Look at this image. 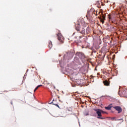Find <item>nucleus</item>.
I'll return each mask as SVG.
<instances>
[{
	"mask_svg": "<svg viewBox=\"0 0 127 127\" xmlns=\"http://www.w3.org/2000/svg\"><path fill=\"white\" fill-rule=\"evenodd\" d=\"M108 18H109V19L110 21H112V22H114L113 21V19H112V17H111V15H109Z\"/></svg>",
	"mask_w": 127,
	"mask_h": 127,
	"instance_id": "nucleus-13",
	"label": "nucleus"
},
{
	"mask_svg": "<svg viewBox=\"0 0 127 127\" xmlns=\"http://www.w3.org/2000/svg\"><path fill=\"white\" fill-rule=\"evenodd\" d=\"M117 33V34H119V33Z\"/></svg>",
	"mask_w": 127,
	"mask_h": 127,
	"instance_id": "nucleus-33",
	"label": "nucleus"
},
{
	"mask_svg": "<svg viewBox=\"0 0 127 127\" xmlns=\"http://www.w3.org/2000/svg\"><path fill=\"white\" fill-rule=\"evenodd\" d=\"M114 109L118 112V114H120L123 112V109L120 106H115L114 107Z\"/></svg>",
	"mask_w": 127,
	"mask_h": 127,
	"instance_id": "nucleus-7",
	"label": "nucleus"
},
{
	"mask_svg": "<svg viewBox=\"0 0 127 127\" xmlns=\"http://www.w3.org/2000/svg\"><path fill=\"white\" fill-rule=\"evenodd\" d=\"M92 116L93 117H96V113H92Z\"/></svg>",
	"mask_w": 127,
	"mask_h": 127,
	"instance_id": "nucleus-21",
	"label": "nucleus"
},
{
	"mask_svg": "<svg viewBox=\"0 0 127 127\" xmlns=\"http://www.w3.org/2000/svg\"><path fill=\"white\" fill-rule=\"evenodd\" d=\"M115 119H116V117L111 118V120L112 121H115Z\"/></svg>",
	"mask_w": 127,
	"mask_h": 127,
	"instance_id": "nucleus-22",
	"label": "nucleus"
},
{
	"mask_svg": "<svg viewBox=\"0 0 127 127\" xmlns=\"http://www.w3.org/2000/svg\"><path fill=\"white\" fill-rule=\"evenodd\" d=\"M74 62L76 63L77 65H81V62L79 60V58H74Z\"/></svg>",
	"mask_w": 127,
	"mask_h": 127,
	"instance_id": "nucleus-8",
	"label": "nucleus"
},
{
	"mask_svg": "<svg viewBox=\"0 0 127 127\" xmlns=\"http://www.w3.org/2000/svg\"><path fill=\"white\" fill-rule=\"evenodd\" d=\"M11 105H12V102H11Z\"/></svg>",
	"mask_w": 127,
	"mask_h": 127,
	"instance_id": "nucleus-30",
	"label": "nucleus"
},
{
	"mask_svg": "<svg viewBox=\"0 0 127 127\" xmlns=\"http://www.w3.org/2000/svg\"><path fill=\"white\" fill-rule=\"evenodd\" d=\"M96 4H99V5H100V4H101V1H96Z\"/></svg>",
	"mask_w": 127,
	"mask_h": 127,
	"instance_id": "nucleus-17",
	"label": "nucleus"
},
{
	"mask_svg": "<svg viewBox=\"0 0 127 127\" xmlns=\"http://www.w3.org/2000/svg\"><path fill=\"white\" fill-rule=\"evenodd\" d=\"M93 111L96 112V114L98 116L97 119H100V120H105V118L101 117H102V113L106 114V112L100 109H93Z\"/></svg>",
	"mask_w": 127,
	"mask_h": 127,
	"instance_id": "nucleus-2",
	"label": "nucleus"
},
{
	"mask_svg": "<svg viewBox=\"0 0 127 127\" xmlns=\"http://www.w3.org/2000/svg\"><path fill=\"white\" fill-rule=\"evenodd\" d=\"M91 49L92 50L93 53H96V51L93 49V48H91Z\"/></svg>",
	"mask_w": 127,
	"mask_h": 127,
	"instance_id": "nucleus-20",
	"label": "nucleus"
},
{
	"mask_svg": "<svg viewBox=\"0 0 127 127\" xmlns=\"http://www.w3.org/2000/svg\"><path fill=\"white\" fill-rule=\"evenodd\" d=\"M42 85H38V86L35 88V89H36V90H37V89H38V88H39V87H42Z\"/></svg>",
	"mask_w": 127,
	"mask_h": 127,
	"instance_id": "nucleus-16",
	"label": "nucleus"
},
{
	"mask_svg": "<svg viewBox=\"0 0 127 127\" xmlns=\"http://www.w3.org/2000/svg\"><path fill=\"white\" fill-rule=\"evenodd\" d=\"M126 3H127V0H126Z\"/></svg>",
	"mask_w": 127,
	"mask_h": 127,
	"instance_id": "nucleus-29",
	"label": "nucleus"
},
{
	"mask_svg": "<svg viewBox=\"0 0 127 127\" xmlns=\"http://www.w3.org/2000/svg\"><path fill=\"white\" fill-rule=\"evenodd\" d=\"M115 121H123V119L115 120Z\"/></svg>",
	"mask_w": 127,
	"mask_h": 127,
	"instance_id": "nucleus-24",
	"label": "nucleus"
},
{
	"mask_svg": "<svg viewBox=\"0 0 127 127\" xmlns=\"http://www.w3.org/2000/svg\"><path fill=\"white\" fill-rule=\"evenodd\" d=\"M112 108H113V106H112V104H110L108 107H105L106 110H108V111L112 110Z\"/></svg>",
	"mask_w": 127,
	"mask_h": 127,
	"instance_id": "nucleus-9",
	"label": "nucleus"
},
{
	"mask_svg": "<svg viewBox=\"0 0 127 127\" xmlns=\"http://www.w3.org/2000/svg\"><path fill=\"white\" fill-rule=\"evenodd\" d=\"M94 14H95L96 13H95V11L93 12Z\"/></svg>",
	"mask_w": 127,
	"mask_h": 127,
	"instance_id": "nucleus-28",
	"label": "nucleus"
},
{
	"mask_svg": "<svg viewBox=\"0 0 127 127\" xmlns=\"http://www.w3.org/2000/svg\"><path fill=\"white\" fill-rule=\"evenodd\" d=\"M54 101V99H53V100L51 102H50L49 104H50V105H51V104H54L53 103V102Z\"/></svg>",
	"mask_w": 127,
	"mask_h": 127,
	"instance_id": "nucleus-23",
	"label": "nucleus"
},
{
	"mask_svg": "<svg viewBox=\"0 0 127 127\" xmlns=\"http://www.w3.org/2000/svg\"><path fill=\"white\" fill-rule=\"evenodd\" d=\"M100 21L102 22V24L105 23V21L104 19L100 18Z\"/></svg>",
	"mask_w": 127,
	"mask_h": 127,
	"instance_id": "nucleus-15",
	"label": "nucleus"
},
{
	"mask_svg": "<svg viewBox=\"0 0 127 127\" xmlns=\"http://www.w3.org/2000/svg\"><path fill=\"white\" fill-rule=\"evenodd\" d=\"M119 95L120 97H125L126 98H127V89H123L122 91H119Z\"/></svg>",
	"mask_w": 127,
	"mask_h": 127,
	"instance_id": "nucleus-4",
	"label": "nucleus"
},
{
	"mask_svg": "<svg viewBox=\"0 0 127 127\" xmlns=\"http://www.w3.org/2000/svg\"><path fill=\"white\" fill-rule=\"evenodd\" d=\"M106 39L107 40H108V39H110V36H107L106 37L103 38V41H107L106 40Z\"/></svg>",
	"mask_w": 127,
	"mask_h": 127,
	"instance_id": "nucleus-11",
	"label": "nucleus"
},
{
	"mask_svg": "<svg viewBox=\"0 0 127 127\" xmlns=\"http://www.w3.org/2000/svg\"><path fill=\"white\" fill-rule=\"evenodd\" d=\"M102 19H103V20H105V19H106V17L104 15L102 16V18H101Z\"/></svg>",
	"mask_w": 127,
	"mask_h": 127,
	"instance_id": "nucleus-19",
	"label": "nucleus"
},
{
	"mask_svg": "<svg viewBox=\"0 0 127 127\" xmlns=\"http://www.w3.org/2000/svg\"><path fill=\"white\" fill-rule=\"evenodd\" d=\"M53 105H54L55 106H56V107H58V108L60 109V107H59V105H58L57 104L54 103Z\"/></svg>",
	"mask_w": 127,
	"mask_h": 127,
	"instance_id": "nucleus-18",
	"label": "nucleus"
},
{
	"mask_svg": "<svg viewBox=\"0 0 127 127\" xmlns=\"http://www.w3.org/2000/svg\"><path fill=\"white\" fill-rule=\"evenodd\" d=\"M94 33V35H97L95 33Z\"/></svg>",
	"mask_w": 127,
	"mask_h": 127,
	"instance_id": "nucleus-26",
	"label": "nucleus"
},
{
	"mask_svg": "<svg viewBox=\"0 0 127 127\" xmlns=\"http://www.w3.org/2000/svg\"><path fill=\"white\" fill-rule=\"evenodd\" d=\"M101 4H102V5H103V4H102V3H101Z\"/></svg>",
	"mask_w": 127,
	"mask_h": 127,
	"instance_id": "nucleus-37",
	"label": "nucleus"
},
{
	"mask_svg": "<svg viewBox=\"0 0 127 127\" xmlns=\"http://www.w3.org/2000/svg\"><path fill=\"white\" fill-rule=\"evenodd\" d=\"M82 33V34H84V33Z\"/></svg>",
	"mask_w": 127,
	"mask_h": 127,
	"instance_id": "nucleus-31",
	"label": "nucleus"
},
{
	"mask_svg": "<svg viewBox=\"0 0 127 127\" xmlns=\"http://www.w3.org/2000/svg\"><path fill=\"white\" fill-rule=\"evenodd\" d=\"M72 58H73V56L72 55V53H71L70 52H68L65 55H64V60H63V61H64V60H65L66 59H67V60L72 59Z\"/></svg>",
	"mask_w": 127,
	"mask_h": 127,
	"instance_id": "nucleus-5",
	"label": "nucleus"
},
{
	"mask_svg": "<svg viewBox=\"0 0 127 127\" xmlns=\"http://www.w3.org/2000/svg\"><path fill=\"white\" fill-rule=\"evenodd\" d=\"M103 83L105 86H109L110 83L108 81H103Z\"/></svg>",
	"mask_w": 127,
	"mask_h": 127,
	"instance_id": "nucleus-12",
	"label": "nucleus"
},
{
	"mask_svg": "<svg viewBox=\"0 0 127 127\" xmlns=\"http://www.w3.org/2000/svg\"><path fill=\"white\" fill-rule=\"evenodd\" d=\"M36 90L35 89L34 90V92H36Z\"/></svg>",
	"mask_w": 127,
	"mask_h": 127,
	"instance_id": "nucleus-25",
	"label": "nucleus"
},
{
	"mask_svg": "<svg viewBox=\"0 0 127 127\" xmlns=\"http://www.w3.org/2000/svg\"><path fill=\"white\" fill-rule=\"evenodd\" d=\"M98 36H99V37H100V36H99L98 35L96 36V37H98Z\"/></svg>",
	"mask_w": 127,
	"mask_h": 127,
	"instance_id": "nucleus-27",
	"label": "nucleus"
},
{
	"mask_svg": "<svg viewBox=\"0 0 127 127\" xmlns=\"http://www.w3.org/2000/svg\"><path fill=\"white\" fill-rule=\"evenodd\" d=\"M76 56H78L79 59L81 60L82 63L86 62V56L82 52H77L75 54Z\"/></svg>",
	"mask_w": 127,
	"mask_h": 127,
	"instance_id": "nucleus-3",
	"label": "nucleus"
},
{
	"mask_svg": "<svg viewBox=\"0 0 127 127\" xmlns=\"http://www.w3.org/2000/svg\"><path fill=\"white\" fill-rule=\"evenodd\" d=\"M58 39L61 43H64V37L61 34V33L57 34Z\"/></svg>",
	"mask_w": 127,
	"mask_h": 127,
	"instance_id": "nucleus-6",
	"label": "nucleus"
},
{
	"mask_svg": "<svg viewBox=\"0 0 127 127\" xmlns=\"http://www.w3.org/2000/svg\"><path fill=\"white\" fill-rule=\"evenodd\" d=\"M74 34H75V33H73V35H74Z\"/></svg>",
	"mask_w": 127,
	"mask_h": 127,
	"instance_id": "nucleus-34",
	"label": "nucleus"
},
{
	"mask_svg": "<svg viewBox=\"0 0 127 127\" xmlns=\"http://www.w3.org/2000/svg\"><path fill=\"white\" fill-rule=\"evenodd\" d=\"M25 76V74L24 75V77H23V78H24V76Z\"/></svg>",
	"mask_w": 127,
	"mask_h": 127,
	"instance_id": "nucleus-35",
	"label": "nucleus"
},
{
	"mask_svg": "<svg viewBox=\"0 0 127 127\" xmlns=\"http://www.w3.org/2000/svg\"><path fill=\"white\" fill-rule=\"evenodd\" d=\"M80 23L82 26V28L84 27H86L87 23L85 22V20L83 18H80L77 20V23L75 24V29L77 31H80V29L81 28V25H80Z\"/></svg>",
	"mask_w": 127,
	"mask_h": 127,
	"instance_id": "nucleus-1",
	"label": "nucleus"
},
{
	"mask_svg": "<svg viewBox=\"0 0 127 127\" xmlns=\"http://www.w3.org/2000/svg\"><path fill=\"white\" fill-rule=\"evenodd\" d=\"M112 113H114V111H112Z\"/></svg>",
	"mask_w": 127,
	"mask_h": 127,
	"instance_id": "nucleus-36",
	"label": "nucleus"
},
{
	"mask_svg": "<svg viewBox=\"0 0 127 127\" xmlns=\"http://www.w3.org/2000/svg\"><path fill=\"white\" fill-rule=\"evenodd\" d=\"M101 42H100V44H101V42H102V41H100Z\"/></svg>",
	"mask_w": 127,
	"mask_h": 127,
	"instance_id": "nucleus-32",
	"label": "nucleus"
},
{
	"mask_svg": "<svg viewBox=\"0 0 127 127\" xmlns=\"http://www.w3.org/2000/svg\"><path fill=\"white\" fill-rule=\"evenodd\" d=\"M53 45H52V42L51 41H50L49 42V45L48 46V47L50 48V49L53 47Z\"/></svg>",
	"mask_w": 127,
	"mask_h": 127,
	"instance_id": "nucleus-10",
	"label": "nucleus"
},
{
	"mask_svg": "<svg viewBox=\"0 0 127 127\" xmlns=\"http://www.w3.org/2000/svg\"><path fill=\"white\" fill-rule=\"evenodd\" d=\"M90 30H91V29L89 27H87L86 29V32H90Z\"/></svg>",
	"mask_w": 127,
	"mask_h": 127,
	"instance_id": "nucleus-14",
	"label": "nucleus"
}]
</instances>
